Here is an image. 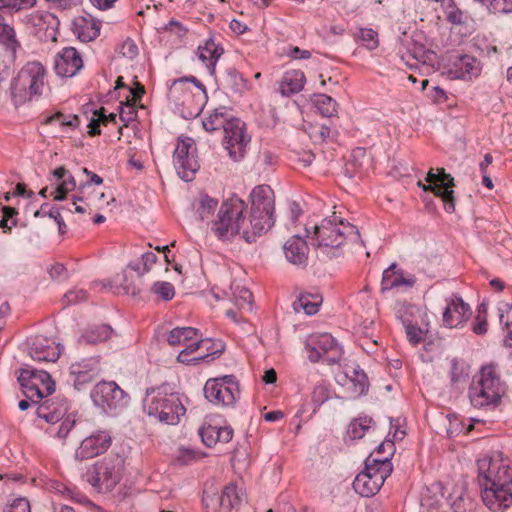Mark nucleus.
Returning <instances> with one entry per match:
<instances>
[{
    "instance_id": "obj_46",
    "label": "nucleus",
    "mask_w": 512,
    "mask_h": 512,
    "mask_svg": "<svg viewBox=\"0 0 512 512\" xmlns=\"http://www.w3.org/2000/svg\"><path fill=\"white\" fill-rule=\"evenodd\" d=\"M372 423L373 420L367 417L355 419L349 424L347 433L352 439H361L371 427Z\"/></svg>"
},
{
    "instance_id": "obj_44",
    "label": "nucleus",
    "mask_w": 512,
    "mask_h": 512,
    "mask_svg": "<svg viewBox=\"0 0 512 512\" xmlns=\"http://www.w3.org/2000/svg\"><path fill=\"white\" fill-rule=\"evenodd\" d=\"M315 107L324 117H331L336 113V101L326 94H317L313 100Z\"/></svg>"
},
{
    "instance_id": "obj_36",
    "label": "nucleus",
    "mask_w": 512,
    "mask_h": 512,
    "mask_svg": "<svg viewBox=\"0 0 512 512\" xmlns=\"http://www.w3.org/2000/svg\"><path fill=\"white\" fill-rule=\"evenodd\" d=\"M193 210L198 220H208L218 207V200L202 193L192 203Z\"/></svg>"
},
{
    "instance_id": "obj_31",
    "label": "nucleus",
    "mask_w": 512,
    "mask_h": 512,
    "mask_svg": "<svg viewBox=\"0 0 512 512\" xmlns=\"http://www.w3.org/2000/svg\"><path fill=\"white\" fill-rule=\"evenodd\" d=\"M54 178L59 181L53 198L56 201H62L66 198L68 192L76 188V181L72 174L63 166H60L52 171Z\"/></svg>"
},
{
    "instance_id": "obj_57",
    "label": "nucleus",
    "mask_w": 512,
    "mask_h": 512,
    "mask_svg": "<svg viewBox=\"0 0 512 512\" xmlns=\"http://www.w3.org/2000/svg\"><path fill=\"white\" fill-rule=\"evenodd\" d=\"M230 462L235 471L243 472L248 468L249 465L248 455L245 452L234 451Z\"/></svg>"
},
{
    "instance_id": "obj_20",
    "label": "nucleus",
    "mask_w": 512,
    "mask_h": 512,
    "mask_svg": "<svg viewBox=\"0 0 512 512\" xmlns=\"http://www.w3.org/2000/svg\"><path fill=\"white\" fill-rule=\"evenodd\" d=\"M60 354V345L44 336H35L29 345V355L38 362H55Z\"/></svg>"
},
{
    "instance_id": "obj_64",
    "label": "nucleus",
    "mask_w": 512,
    "mask_h": 512,
    "mask_svg": "<svg viewBox=\"0 0 512 512\" xmlns=\"http://www.w3.org/2000/svg\"><path fill=\"white\" fill-rule=\"evenodd\" d=\"M49 275L53 280L63 281L68 277V271L63 264L56 263L49 269Z\"/></svg>"
},
{
    "instance_id": "obj_52",
    "label": "nucleus",
    "mask_w": 512,
    "mask_h": 512,
    "mask_svg": "<svg viewBox=\"0 0 512 512\" xmlns=\"http://www.w3.org/2000/svg\"><path fill=\"white\" fill-rule=\"evenodd\" d=\"M151 290L164 301L171 300L175 295L174 286L166 281L155 282Z\"/></svg>"
},
{
    "instance_id": "obj_60",
    "label": "nucleus",
    "mask_w": 512,
    "mask_h": 512,
    "mask_svg": "<svg viewBox=\"0 0 512 512\" xmlns=\"http://www.w3.org/2000/svg\"><path fill=\"white\" fill-rule=\"evenodd\" d=\"M0 35L8 42L12 47L19 46V43L16 39V33L12 26L4 23V21L0 25Z\"/></svg>"
},
{
    "instance_id": "obj_25",
    "label": "nucleus",
    "mask_w": 512,
    "mask_h": 512,
    "mask_svg": "<svg viewBox=\"0 0 512 512\" xmlns=\"http://www.w3.org/2000/svg\"><path fill=\"white\" fill-rule=\"evenodd\" d=\"M223 146L227 150L229 157L233 161H240L245 153L247 146L251 142V135L247 130H224Z\"/></svg>"
},
{
    "instance_id": "obj_15",
    "label": "nucleus",
    "mask_w": 512,
    "mask_h": 512,
    "mask_svg": "<svg viewBox=\"0 0 512 512\" xmlns=\"http://www.w3.org/2000/svg\"><path fill=\"white\" fill-rule=\"evenodd\" d=\"M23 23L35 29V34L42 41H56L60 21L56 15L50 12H35L26 15Z\"/></svg>"
},
{
    "instance_id": "obj_48",
    "label": "nucleus",
    "mask_w": 512,
    "mask_h": 512,
    "mask_svg": "<svg viewBox=\"0 0 512 512\" xmlns=\"http://www.w3.org/2000/svg\"><path fill=\"white\" fill-rule=\"evenodd\" d=\"M157 262V256L153 252H146L141 257L142 266L140 263L130 262L128 267L133 271L137 272L139 276H142L148 273L151 270V267Z\"/></svg>"
},
{
    "instance_id": "obj_50",
    "label": "nucleus",
    "mask_w": 512,
    "mask_h": 512,
    "mask_svg": "<svg viewBox=\"0 0 512 512\" xmlns=\"http://www.w3.org/2000/svg\"><path fill=\"white\" fill-rule=\"evenodd\" d=\"M76 423L75 415L68 414L61 420L57 427H52L50 433L55 434L59 439H65Z\"/></svg>"
},
{
    "instance_id": "obj_33",
    "label": "nucleus",
    "mask_w": 512,
    "mask_h": 512,
    "mask_svg": "<svg viewBox=\"0 0 512 512\" xmlns=\"http://www.w3.org/2000/svg\"><path fill=\"white\" fill-rule=\"evenodd\" d=\"M306 81L301 70H289L284 73L279 86L281 95L289 97L291 94L300 92Z\"/></svg>"
},
{
    "instance_id": "obj_29",
    "label": "nucleus",
    "mask_w": 512,
    "mask_h": 512,
    "mask_svg": "<svg viewBox=\"0 0 512 512\" xmlns=\"http://www.w3.org/2000/svg\"><path fill=\"white\" fill-rule=\"evenodd\" d=\"M368 138L371 139L367 142L370 147H378L385 153L397 150L402 142L400 130H373Z\"/></svg>"
},
{
    "instance_id": "obj_30",
    "label": "nucleus",
    "mask_w": 512,
    "mask_h": 512,
    "mask_svg": "<svg viewBox=\"0 0 512 512\" xmlns=\"http://www.w3.org/2000/svg\"><path fill=\"white\" fill-rule=\"evenodd\" d=\"M199 434L203 443L207 447H212L218 442L228 443L231 441L233 437V429L229 426L220 427L208 424L200 427Z\"/></svg>"
},
{
    "instance_id": "obj_53",
    "label": "nucleus",
    "mask_w": 512,
    "mask_h": 512,
    "mask_svg": "<svg viewBox=\"0 0 512 512\" xmlns=\"http://www.w3.org/2000/svg\"><path fill=\"white\" fill-rule=\"evenodd\" d=\"M332 392L329 387L325 384H318L312 393V403L316 408H319L322 404L331 398Z\"/></svg>"
},
{
    "instance_id": "obj_26",
    "label": "nucleus",
    "mask_w": 512,
    "mask_h": 512,
    "mask_svg": "<svg viewBox=\"0 0 512 512\" xmlns=\"http://www.w3.org/2000/svg\"><path fill=\"white\" fill-rule=\"evenodd\" d=\"M305 348L309 352V360L313 363H317L324 354L339 350L337 342L329 333L311 335L305 343Z\"/></svg>"
},
{
    "instance_id": "obj_62",
    "label": "nucleus",
    "mask_w": 512,
    "mask_h": 512,
    "mask_svg": "<svg viewBox=\"0 0 512 512\" xmlns=\"http://www.w3.org/2000/svg\"><path fill=\"white\" fill-rule=\"evenodd\" d=\"M87 299V292L83 289H75L67 292L64 295V300L67 304H76Z\"/></svg>"
},
{
    "instance_id": "obj_2",
    "label": "nucleus",
    "mask_w": 512,
    "mask_h": 512,
    "mask_svg": "<svg viewBox=\"0 0 512 512\" xmlns=\"http://www.w3.org/2000/svg\"><path fill=\"white\" fill-rule=\"evenodd\" d=\"M307 237L310 238L312 245L320 249L323 254L339 256V248L348 241L360 243V233L356 226L347 221H343L335 215L323 219L320 224H315L313 230L306 228Z\"/></svg>"
},
{
    "instance_id": "obj_10",
    "label": "nucleus",
    "mask_w": 512,
    "mask_h": 512,
    "mask_svg": "<svg viewBox=\"0 0 512 512\" xmlns=\"http://www.w3.org/2000/svg\"><path fill=\"white\" fill-rule=\"evenodd\" d=\"M124 460L119 455H108L87 471V482L98 492H110L119 483Z\"/></svg>"
},
{
    "instance_id": "obj_32",
    "label": "nucleus",
    "mask_w": 512,
    "mask_h": 512,
    "mask_svg": "<svg viewBox=\"0 0 512 512\" xmlns=\"http://www.w3.org/2000/svg\"><path fill=\"white\" fill-rule=\"evenodd\" d=\"M480 62L471 55H462L454 63V74L456 78L472 79L480 74Z\"/></svg>"
},
{
    "instance_id": "obj_37",
    "label": "nucleus",
    "mask_w": 512,
    "mask_h": 512,
    "mask_svg": "<svg viewBox=\"0 0 512 512\" xmlns=\"http://www.w3.org/2000/svg\"><path fill=\"white\" fill-rule=\"evenodd\" d=\"M219 490L220 487L214 479L205 482L202 495L204 509L217 511L219 508H222V498Z\"/></svg>"
},
{
    "instance_id": "obj_42",
    "label": "nucleus",
    "mask_w": 512,
    "mask_h": 512,
    "mask_svg": "<svg viewBox=\"0 0 512 512\" xmlns=\"http://www.w3.org/2000/svg\"><path fill=\"white\" fill-rule=\"evenodd\" d=\"M366 159V149L363 147H357L353 149L350 159L345 165V174L348 178H353L359 173L364 166Z\"/></svg>"
},
{
    "instance_id": "obj_22",
    "label": "nucleus",
    "mask_w": 512,
    "mask_h": 512,
    "mask_svg": "<svg viewBox=\"0 0 512 512\" xmlns=\"http://www.w3.org/2000/svg\"><path fill=\"white\" fill-rule=\"evenodd\" d=\"M68 401L64 396L45 398L37 407L36 414L46 422L56 424L68 414Z\"/></svg>"
},
{
    "instance_id": "obj_34",
    "label": "nucleus",
    "mask_w": 512,
    "mask_h": 512,
    "mask_svg": "<svg viewBox=\"0 0 512 512\" xmlns=\"http://www.w3.org/2000/svg\"><path fill=\"white\" fill-rule=\"evenodd\" d=\"M223 54V48L217 45L212 37L208 38L204 45L198 46V57L210 70L212 74L215 69V65Z\"/></svg>"
},
{
    "instance_id": "obj_8",
    "label": "nucleus",
    "mask_w": 512,
    "mask_h": 512,
    "mask_svg": "<svg viewBox=\"0 0 512 512\" xmlns=\"http://www.w3.org/2000/svg\"><path fill=\"white\" fill-rule=\"evenodd\" d=\"M504 394V384L492 365L482 367L478 380L469 388L470 402L476 408L496 406Z\"/></svg>"
},
{
    "instance_id": "obj_5",
    "label": "nucleus",
    "mask_w": 512,
    "mask_h": 512,
    "mask_svg": "<svg viewBox=\"0 0 512 512\" xmlns=\"http://www.w3.org/2000/svg\"><path fill=\"white\" fill-rule=\"evenodd\" d=\"M246 208V203L236 195L223 201L211 224V230L219 240H231L240 233L245 222Z\"/></svg>"
},
{
    "instance_id": "obj_28",
    "label": "nucleus",
    "mask_w": 512,
    "mask_h": 512,
    "mask_svg": "<svg viewBox=\"0 0 512 512\" xmlns=\"http://www.w3.org/2000/svg\"><path fill=\"white\" fill-rule=\"evenodd\" d=\"M287 261L293 265L305 267L308 262L309 248L307 242L300 236L294 235L283 246Z\"/></svg>"
},
{
    "instance_id": "obj_59",
    "label": "nucleus",
    "mask_w": 512,
    "mask_h": 512,
    "mask_svg": "<svg viewBox=\"0 0 512 512\" xmlns=\"http://www.w3.org/2000/svg\"><path fill=\"white\" fill-rule=\"evenodd\" d=\"M465 369L457 358L451 360L450 378L451 382L456 383L465 378Z\"/></svg>"
},
{
    "instance_id": "obj_47",
    "label": "nucleus",
    "mask_w": 512,
    "mask_h": 512,
    "mask_svg": "<svg viewBox=\"0 0 512 512\" xmlns=\"http://www.w3.org/2000/svg\"><path fill=\"white\" fill-rule=\"evenodd\" d=\"M337 130H309L308 137L315 145L330 144L336 141Z\"/></svg>"
},
{
    "instance_id": "obj_56",
    "label": "nucleus",
    "mask_w": 512,
    "mask_h": 512,
    "mask_svg": "<svg viewBox=\"0 0 512 512\" xmlns=\"http://www.w3.org/2000/svg\"><path fill=\"white\" fill-rule=\"evenodd\" d=\"M234 297L236 304L243 308L245 306L248 307V309H251L252 301H253V295L251 291L245 287H237L234 292Z\"/></svg>"
},
{
    "instance_id": "obj_9",
    "label": "nucleus",
    "mask_w": 512,
    "mask_h": 512,
    "mask_svg": "<svg viewBox=\"0 0 512 512\" xmlns=\"http://www.w3.org/2000/svg\"><path fill=\"white\" fill-rule=\"evenodd\" d=\"M82 117H85L88 121L86 128L92 129L100 128V126H107L109 124H116L117 114L115 112H108L105 107L94 109L92 105H87L84 106V113L82 116L57 112L52 115L41 116L40 124L46 126L77 127L82 123Z\"/></svg>"
},
{
    "instance_id": "obj_49",
    "label": "nucleus",
    "mask_w": 512,
    "mask_h": 512,
    "mask_svg": "<svg viewBox=\"0 0 512 512\" xmlns=\"http://www.w3.org/2000/svg\"><path fill=\"white\" fill-rule=\"evenodd\" d=\"M36 3V0H0V10L19 12L33 8Z\"/></svg>"
},
{
    "instance_id": "obj_13",
    "label": "nucleus",
    "mask_w": 512,
    "mask_h": 512,
    "mask_svg": "<svg viewBox=\"0 0 512 512\" xmlns=\"http://www.w3.org/2000/svg\"><path fill=\"white\" fill-rule=\"evenodd\" d=\"M173 163L178 176L185 182L192 181L199 170L195 140L190 137H179L173 153Z\"/></svg>"
},
{
    "instance_id": "obj_11",
    "label": "nucleus",
    "mask_w": 512,
    "mask_h": 512,
    "mask_svg": "<svg viewBox=\"0 0 512 512\" xmlns=\"http://www.w3.org/2000/svg\"><path fill=\"white\" fill-rule=\"evenodd\" d=\"M18 382L24 395L32 403L42 401L55 391V382L51 375L30 366L20 369Z\"/></svg>"
},
{
    "instance_id": "obj_27",
    "label": "nucleus",
    "mask_w": 512,
    "mask_h": 512,
    "mask_svg": "<svg viewBox=\"0 0 512 512\" xmlns=\"http://www.w3.org/2000/svg\"><path fill=\"white\" fill-rule=\"evenodd\" d=\"M101 22L90 14L79 15L72 22V31L82 42H90L100 34Z\"/></svg>"
},
{
    "instance_id": "obj_23",
    "label": "nucleus",
    "mask_w": 512,
    "mask_h": 512,
    "mask_svg": "<svg viewBox=\"0 0 512 512\" xmlns=\"http://www.w3.org/2000/svg\"><path fill=\"white\" fill-rule=\"evenodd\" d=\"M418 186L423 191H430L435 196L440 197L444 202V209L448 213L455 211V196L452 187L455 186L454 177L451 174H446L440 178L439 183L434 184H422L418 182Z\"/></svg>"
},
{
    "instance_id": "obj_61",
    "label": "nucleus",
    "mask_w": 512,
    "mask_h": 512,
    "mask_svg": "<svg viewBox=\"0 0 512 512\" xmlns=\"http://www.w3.org/2000/svg\"><path fill=\"white\" fill-rule=\"evenodd\" d=\"M198 459V454L195 450L189 448H181L177 457V462L181 465H188Z\"/></svg>"
},
{
    "instance_id": "obj_43",
    "label": "nucleus",
    "mask_w": 512,
    "mask_h": 512,
    "mask_svg": "<svg viewBox=\"0 0 512 512\" xmlns=\"http://www.w3.org/2000/svg\"><path fill=\"white\" fill-rule=\"evenodd\" d=\"M209 122L212 128H244V123L237 118L229 116L226 112L216 110L213 115L209 117Z\"/></svg>"
},
{
    "instance_id": "obj_17",
    "label": "nucleus",
    "mask_w": 512,
    "mask_h": 512,
    "mask_svg": "<svg viewBox=\"0 0 512 512\" xmlns=\"http://www.w3.org/2000/svg\"><path fill=\"white\" fill-rule=\"evenodd\" d=\"M82 67V57L74 47H65L55 56L54 69L56 74L60 77H73Z\"/></svg>"
},
{
    "instance_id": "obj_1",
    "label": "nucleus",
    "mask_w": 512,
    "mask_h": 512,
    "mask_svg": "<svg viewBox=\"0 0 512 512\" xmlns=\"http://www.w3.org/2000/svg\"><path fill=\"white\" fill-rule=\"evenodd\" d=\"M478 482L483 503L493 512H502L512 504V469L501 454L477 461Z\"/></svg>"
},
{
    "instance_id": "obj_19",
    "label": "nucleus",
    "mask_w": 512,
    "mask_h": 512,
    "mask_svg": "<svg viewBox=\"0 0 512 512\" xmlns=\"http://www.w3.org/2000/svg\"><path fill=\"white\" fill-rule=\"evenodd\" d=\"M443 311V324L449 328L461 327L471 316L470 306L457 295L446 300Z\"/></svg>"
},
{
    "instance_id": "obj_35",
    "label": "nucleus",
    "mask_w": 512,
    "mask_h": 512,
    "mask_svg": "<svg viewBox=\"0 0 512 512\" xmlns=\"http://www.w3.org/2000/svg\"><path fill=\"white\" fill-rule=\"evenodd\" d=\"M454 512H473L475 502L463 487H455L448 497Z\"/></svg>"
},
{
    "instance_id": "obj_41",
    "label": "nucleus",
    "mask_w": 512,
    "mask_h": 512,
    "mask_svg": "<svg viewBox=\"0 0 512 512\" xmlns=\"http://www.w3.org/2000/svg\"><path fill=\"white\" fill-rule=\"evenodd\" d=\"M198 333V329L193 327H176L168 333L167 342L171 346L184 345L194 340Z\"/></svg>"
},
{
    "instance_id": "obj_6",
    "label": "nucleus",
    "mask_w": 512,
    "mask_h": 512,
    "mask_svg": "<svg viewBox=\"0 0 512 512\" xmlns=\"http://www.w3.org/2000/svg\"><path fill=\"white\" fill-rule=\"evenodd\" d=\"M389 453L382 459L369 455L365 460L364 470L353 481V489L362 497L375 495L392 473L393 467Z\"/></svg>"
},
{
    "instance_id": "obj_55",
    "label": "nucleus",
    "mask_w": 512,
    "mask_h": 512,
    "mask_svg": "<svg viewBox=\"0 0 512 512\" xmlns=\"http://www.w3.org/2000/svg\"><path fill=\"white\" fill-rule=\"evenodd\" d=\"M434 53L432 51H425L422 49H419V51H414L413 53H408L407 57L412 58L415 63H411L409 60H406L404 56L401 57V59L405 62L407 66L410 68L416 67L418 63L426 64L428 60L431 59V56H433Z\"/></svg>"
},
{
    "instance_id": "obj_12",
    "label": "nucleus",
    "mask_w": 512,
    "mask_h": 512,
    "mask_svg": "<svg viewBox=\"0 0 512 512\" xmlns=\"http://www.w3.org/2000/svg\"><path fill=\"white\" fill-rule=\"evenodd\" d=\"M204 395L216 406H232L240 397L239 383L234 375L209 379L204 386Z\"/></svg>"
},
{
    "instance_id": "obj_7",
    "label": "nucleus",
    "mask_w": 512,
    "mask_h": 512,
    "mask_svg": "<svg viewBox=\"0 0 512 512\" xmlns=\"http://www.w3.org/2000/svg\"><path fill=\"white\" fill-rule=\"evenodd\" d=\"M250 226L253 236L266 233L275 223V196L268 185L256 186L251 194Z\"/></svg>"
},
{
    "instance_id": "obj_38",
    "label": "nucleus",
    "mask_w": 512,
    "mask_h": 512,
    "mask_svg": "<svg viewBox=\"0 0 512 512\" xmlns=\"http://www.w3.org/2000/svg\"><path fill=\"white\" fill-rule=\"evenodd\" d=\"M113 333L111 326L102 324L86 330L78 340L80 345L98 344L107 341Z\"/></svg>"
},
{
    "instance_id": "obj_63",
    "label": "nucleus",
    "mask_w": 512,
    "mask_h": 512,
    "mask_svg": "<svg viewBox=\"0 0 512 512\" xmlns=\"http://www.w3.org/2000/svg\"><path fill=\"white\" fill-rule=\"evenodd\" d=\"M5 512H31L30 503L25 498H17L7 507Z\"/></svg>"
},
{
    "instance_id": "obj_21",
    "label": "nucleus",
    "mask_w": 512,
    "mask_h": 512,
    "mask_svg": "<svg viewBox=\"0 0 512 512\" xmlns=\"http://www.w3.org/2000/svg\"><path fill=\"white\" fill-rule=\"evenodd\" d=\"M416 277L412 274H405L402 270L397 269L395 263L391 264L383 271L381 290L383 293L389 290H409L416 284Z\"/></svg>"
},
{
    "instance_id": "obj_45",
    "label": "nucleus",
    "mask_w": 512,
    "mask_h": 512,
    "mask_svg": "<svg viewBox=\"0 0 512 512\" xmlns=\"http://www.w3.org/2000/svg\"><path fill=\"white\" fill-rule=\"evenodd\" d=\"M225 349V345L222 343V342H219L217 344V348L215 350H213L212 352H210L209 354H203V355H200V356H197V357H193V358H189V353L183 349L179 352L178 356H177V361L180 362V363H183V364H196V363H199L200 361H203L209 357H211V359H214L215 356H219L223 353Z\"/></svg>"
},
{
    "instance_id": "obj_58",
    "label": "nucleus",
    "mask_w": 512,
    "mask_h": 512,
    "mask_svg": "<svg viewBox=\"0 0 512 512\" xmlns=\"http://www.w3.org/2000/svg\"><path fill=\"white\" fill-rule=\"evenodd\" d=\"M225 81L236 90L242 87L245 82L243 76L235 68L226 70Z\"/></svg>"
},
{
    "instance_id": "obj_4",
    "label": "nucleus",
    "mask_w": 512,
    "mask_h": 512,
    "mask_svg": "<svg viewBox=\"0 0 512 512\" xmlns=\"http://www.w3.org/2000/svg\"><path fill=\"white\" fill-rule=\"evenodd\" d=\"M143 408L149 417L168 425L178 424L186 412L178 394L167 393L164 387L148 389Z\"/></svg>"
},
{
    "instance_id": "obj_24",
    "label": "nucleus",
    "mask_w": 512,
    "mask_h": 512,
    "mask_svg": "<svg viewBox=\"0 0 512 512\" xmlns=\"http://www.w3.org/2000/svg\"><path fill=\"white\" fill-rule=\"evenodd\" d=\"M127 90L129 95L126 97V101H121L117 108L119 119L123 122V127L126 128H128L132 122L137 121L138 108L144 110V106L138 105L144 93L143 86L137 84L136 90L129 87H127Z\"/></svg>"
},
{
    "instance_id": "obj_16",
    "label": "nucleus",
    "mask_w": 512,
    "mask_h": 512,
    "mask_svg": "<svg viewBox=\"0 0 512 512\" xmlns=\"http://www.w3.org/2000/svg\"><path fill=\"white\" fill-rule=\"evenodd\" d=\"M70 375L73 377L74 388L81 391L86 384L93 382L100 376V357L93 356L72 363L69 367Z\"/></svg>"
},
{
    "instance_id": "obj_39",
    "label": "nucleus",
    "mask_w": 512,
    "mask_h": 512,
    "mask_svg": "<svg viewBox=\"0 0 512 512\" xmlns=\"http://www.w3.org/2000/svg\"><path fill=\"white\" fill-rule=\"evenodd\" d=\"M323 298L318 293H305L301 294L299 298L293 303V309L296 312L304 311L307 315H314L319 311Z\"/></svg>"
},
{
    "instance_id": "obj_54",
    "label": "nucleus",
    "mask_w": 512,
    "mask_h": 512,
    "mask_svg": "<svg viewBox=\"0 0 512 512\" xmlns=\"http://www.w3.org/2000/svg\"><path fill=\"white\" fill-rule=\"evenodd\" d=\"M351 381L354 385V392L361 395L365 394L368 389V379L367 375L362 370L354 369L353 377H351Z\"/></svg>"
},
{
    "instance_id": "obj_51",
    "label": "nucleus",
    "mask_w": 512,
    "mask_h": 512,
    "mask_svg": "<svg viewBox=\"0 0 512 512\" xmlns=\"http://www.w3.org/2000/svg\"><path fill=\"white\" fill-rule=\"evenodd\" d=\"M356 38L369 50H373L378 46V35L371 28H360Z\"/></svg>"
},
{
    "instance_id": "obj_3",
    "label": "nucleus",
    "mask_w": 512,
    "mask_h": 512,
    "mask_svg": "<svg viewBox=\"0 0 512 512\" xmlns=\"http://www.w3.org/2000/svg\"><path fill=\"white\" fill-rule=\"evenodd\" d=\"M46 69L39 61L27 62L13 79L10 86L11 99L18 107L39 100L46 88Z\"/></svg>"
},
{
    "instance_id": "obj_18",
    "label": "nucleus",
    "mask_w": 512,
    "mask_h": 512,
    "mask_svg": "<svg viewBox=\"0 0 512 512\" xmlns=\"http://www.w3.org/2000/svg\"><path fill=\"white\" fill-rule=\"evenodd\" d=\"M111 445V436L105 431H98L84 440L75 451L77 460H86L104 453Z\"/></svg>"
},
{
    "instance_id": "obj_40",
    "label": "nucleus",
    "mask_w": 512,
    "mask_h": 512,
    "mask_svg": "<svg viewBox=\"0 0 512 512\" xmlns=\"http://www.w3.org/2000/svg\"><path fill=\"white\" fill-rule=\"evenodd\" d=\"M222 508L228 511L239 508L245 498L244 492L237 488L235 483H229L222 493Z\"/></svg>"
},
{
    "instance_id": "obj_14",
    "label": "nucleus",
    "mask_w": 512,
    "mask_h": 512,
    "mask_svg": "<svg viewBox=\"0 0 512 512\" xmlns=\"http://www.w3.org/2000/svg\"><path fill=\"white\" fill-rule=\"evenodd\" d=\"M126 393L114 381H101L91 392L93 403L104 412H110L124 405Z\"/></svg>"
}]
</instances>
